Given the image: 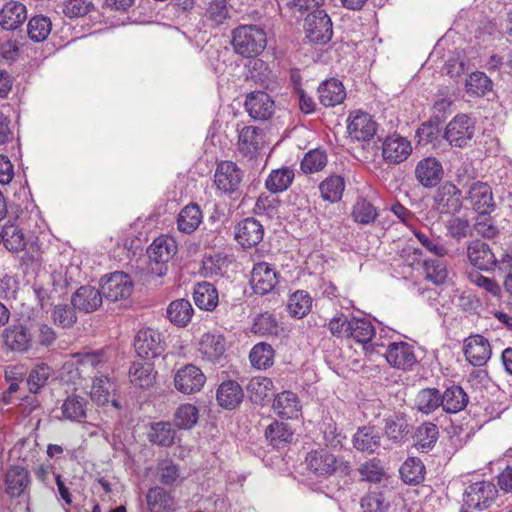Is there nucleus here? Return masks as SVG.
Here are the masks:
<instances>
[{
  "label": "nucleus",
  "instance_id": "nucleus-1",
  "mask_svg": "<svg viewBox=\"0 0 512 512\" xmlns=\"http://www.w3.org/2000/svg\"><path fill=\"white\" fill-rule=\"evenodd\" d=\"M305 465L309 474L322 479H328L337 473L346 475L350 471L348 462L338 458L325 448L308 452L305 457Z\"/></svg>",
  "mask_w": 512,
  "mask_h": 512
},
{
  "label": "nucleus",
  "instance_id": "nucleus-2",
  "mask_svg": "<svg viewBox=\"0 0 512 512\" xmlns=\"http://www.w3.org/2000/svg\"><path fill=\"white\" fill-rule=\"evenodd\" d=\"M232 45L243 57L257 56L267 45L266 33L257 25H240L233 31Z\"/></svg>",
  "mask_w": 512,
  "mask_h": 512
},
{
  "label": "nucleus",
  "instance_id": "nucleus-3",
  "mask_svg": "<svg viewBox=\"0 0 512 512\" xmlns=\"http://www.w3.org/2000/svg\"><path fill=\"white\" fill-rule=\"evenodd\" d=\"M497 496L494 484L488 481H480L469 485L463 495L462 512L468 510L482 511L490 507Z\"/></svg>",
  "mask_w": 512,
  "mask_h": 512
},
{
  "label": "nucleus",
  "instance_id": "nucleus-4",
  "mask_svg": "<svg viewBox=\"0 0 512 512\" xmlns=\"http://www.w3.org/2000/svg\"><path fill=\"white\" fill-rule=\"evenodd\" d=\"M474 135L475 121L466 114H458L447 124L443 138L453 147L465 148Z\"/></svg>",
  "mask_w": 512,
  "mask_h": 512
},
{
  "label": "nucleus",
  "instance_id": "nucleus-5",
  "mask_svg": "<svg viewBox=\"0 0 512 512\" xmlns=\"http://www.w3.org/2000/svg\"><path fill=\"white\" fill-rule=\"evenodd\" d=\"M307 39L314 44H326L333 36L332 21L325 10H313L305 18Z\"/></svg>",
  "mask_w": 512,
  "mask_h": 512
},
{
  "label": "nucleus",
  "instance_id": "nucleus-6",
  "mask_svg": "<svg viewBox=\"0 0 512 512\" xmlns=\"http://www.w3.org/2000/svg\"><path fill=\"white\" fill-rule=\"evenodd\" d=\"M134 348L139 357L153 359L164 352L165 340L158 330L143 328L135 336Z\"/></svg>",
  "mask_w": 512,
  "mask_h": 512
},
{
  "label": "nucleus",
  "instance_id": "nucleus-7",
  "mask_svg": "<svg viewBox=\"0 0 512 512\" xmlns=\"http://www.w3.org/2000/svg\"><path fill=\"white\" fill-rule=\"evenodd\" d=\"M177 246L175 240L167 237L160 236L156 238L147 249V254L150 264H155L157 267H151V270L162 276L167 272V263L175 255Z\"/></svg>",
  "mask_w": 512,
  "mask_h": 512
},
{
  "label": "nucleus",
  "instance_id": "nucleus-8",
  "mask_svg": "<svg viewBox=\"0 0 512 512\" xmlns=\"http://www.w3.org/2000/svg\"><path fill=\"white\" fill-rule=\"evenodd\" d=\"M243 171L232 161H222L217 165L214 183L221 192L234 195L240 190Z\"/></svg>",
  "mask_w": 512,
  "mask_h": 512
},
{
  "label": "nucleus",
  "instance_id": "nucleus-9",
  "mask_svg": "<svg viewBox=\"0 0 512 512\" xmlns=\"http://www.w3.org/2000/svg\"><path fill=\"white\" fill-rule=\"evenodd\" d=\"M411 153V142L397 133L387 135L382 141L381 154L384 162L388 165H397L404 162Z\"/></svg>",
  "mask_w": 512,
  "mask_h": 512
},
{
  "label": "nucleus",
  "instance_id": "nucleus-10",
  "mask_svg": "<svg viewBox=\"0 0 512 512\" xmlns=\"http://www.w3.org/2000/svg\"><path fill=\"white\" fill-rule=\"evenodd\" d=\"M103 297L111 302L127 299L133 291V282L124 272H114L101 285Z\"/></svg>",
  "mask_w": 512,
  "mask_h": 512
},
{
  "label": "nucleus",
  "instance_id": "nucleus-11",
  "mask_svg": "<svg viewBox=\"0 0 512 512\" xmlns=\"http://www.w3.org/2000/svg\"><path fill=\"white\" fill-rule=\"evenodd\" d=\"M463 352L466 360L475 367L484 366L492 356V347L483 335H470L464 339Z\"/></svg>",
  "mask_w": 512,
  "mask_h": 512
},
{
  "label": "nucleus",
  "instance_id": "nucleus-12",
  "mask_svg": "<svg viewBox=\"0 0 512 512\" xmlns=\"http://www.w3.org/2000/svg\"><path fill=\"white\" fill-rule=\"evenodd\" d=\"M433 201L441 214L456 213L462 208V192L454 183L446 181L437 188Z\"/></svg>",
  "mask_w": 512,
  "mask_h": 512
},
{
  "label": "nucleus",
  "instance_id": "nucleus-13",
  "mask_svg": "<svg viewBox=\"0 0 512 512\" xmlns=\"http://www.w3.org/2000/svg\"><path fill=\"white\" fill-rule=\"evenodd\" d=\"M206 382V376L200 368L187 364L177 370L174 376L175 388L183 394L199 392Z\"/></svg>",
  "mask_w": 512,
  "mask_h": 512
},
{
  "label": "nucleus",
  "instance_id": "nucleus-14",
  "mask_svg": "<svg viewBox=\"0 0 512 512\" xmlns=\"http://www.w3.org/2000/svg\"><path fill=\"white\" fill-rule=\"evenodd\" d=\"M2 338L5 348L14 353H27L33 345L32 334L22 323L12 324L5 328Z\"/></svg>",
  "mask_w": 512,
  "mask_h": 512
},
{
  "label": "nucleus",
  "instance_id": "nucleus-15",
  "mask_svg": "<svg viewBox=\"0 0 512 512\" xmlns=\"http://www.w3.org/2000/svg\"><path fill=\"white\" fill-rule=\"evenodd\" d=\"M414 175L418 183L424 188H434L443 179L444 169L437 158L429 156L421 159L416 164Z\"/></svg>",
  "mask_w": 512,
  "mask_h": 512
},
{
  "label": "nucleus",
  "instance_id": "nucleus-16",
  "mask_svg": "<svg viewBox=\"0 0 512 512\" xmlns=\"http://www.w3.org/2000/svg\"><path fill=\"white\" fill-rule=\"evenodd\" d=\"M387 362L394 368L408 370L416 364L414 347L407 342H390L384 353Z\"/></svg>",
  "mask_w": 512,
  "mask_h": 512
},
{
  "label": "nucleus",
  "instance_id": "nucleus-17",
  "mask_svg": "<svg viewBox=\"0 0 512 512\" xmlns=\"http://www.w3.org/2000/svg\"><path fill=\"white\" fill-rule=\"evenodd\" d=\"M245 109L254 120H267L275 112V103L272 97L263 91H254L247 95Z\"/></svg>",
  "mask_w": 512,
  "mask_h": 512
},
{
  "label": "nucleus",
  "instance_id": "nucleus-18",
  "mask_svg": "<svg viewBox=\"0 0 512 512\" xmlns=\"http://www.w3.org/2000/svg\"><path fill=\"white\" fill-rule=\"evenodd\" d=\"M347 130L351 138L369 141L376 133V123L368 113L357 110L349 115Z\"/></svg>",
  "mask_w": 512,
  "mask_h": 512
},
{
  "label": "nucleus",
  "instance_id": "nucleus-19",
  "mask_svg": "<svg viewBox=\"0 0 512 512\" xmlns=\"http://www.w3.org/2000/svg\"><path fill=\"white\" fill-rule=\"evenodd\" d=\"M278 283L275 269L267 262H259L253 266L251 286L259 295H266L273 291Z\"/></svg>",
  "mask_w": 512,
  "mask_h": 512
},
{
  "label": "nucleus",
  "instance_id": "nucleus-20",
  "mask_svg": "<svg viewBox=\"0 0 512 512\" xmlns=\"http://www.w3.org/2000/svg\"><path fill=\"white\" fill-rule=\"evenodd\" d=\"M264 145V131L256 126H245L238 134V151L247 158H254Z\"/></svg>",
  "mask_w": 512,
  "mask_h": 512
},
{
  "label": "nucleus",
  "instance_id": "nucleus-21",
  "mask_svg": "<svg viewBox=\"0 0 512 512\" xmlns=\"http://www.w3.org/2000/svg\"><path fill=\"white\" fill-rule=\"evenodd\" d=\"M467 257L471 265L484 271L494 270L498 263L489 245L481 240H474L468 244Z\"/></svg>",
  "mask_w": 512,
  "mask_h": 512
},
{
  "label": "nucleus",
  "instance_id": "nucleus-22",
  "mask_svg": "<svg viewBox=\"0 0 512 512\" xmlns=\"http://www.w3.org/2000/svg\"><path fill=\"white\" fill-rule=\"evenodd\" d=\"M116 389L115 381L109 376L104 374L94 375L90 397L97 405L103 406L111 402L115 408H119V402L113 398Z\"/></svg>",
  "mask_w": 512,
  "mask_h": 512
},
{
  "label": "nucleus",
  "instance_id": "nucleus-23",
  "mask_svg": "<svg viewBox=\"0 0 512 512\" xmlns=\"http://www.w3.org/2000/svg\"><path fill=\"white\" fill-rule=\"evenodd\" d=\"M263 236V226L255 218H246L235 227V239L245 248L257 245L262 241Z\"/></svg>",
  "mask_w": 512,
  "mask_h": 512
},
{
  "label": "nucleus",
  "instance_id": "nucleus-24",
  "mask_svg": "<svg viewBox=\"0 0 512 512\" xmlns=\"http://www.w3.org/2000/svg\"><path fill=\"white\" fill-rule=\"evenodd\" d=\"M467 199L479 214H487L494 207L491 187L482 181H475L470 185Z\"/></svg>",
  "mask_w": 512,
  "mask_h": 512
},
{
  "label": "nucleus",
  "instance_id": "nucleus-25",
  "mask_svg": "<svg viewBox=\"0 0 512 512\" xmlns=\"http://www.w3.org/2000/svg\"><path fill=\"white\" fill-rule=\"evenodd\" d=\"M102 290L89 285L81 286L71 297V303L75 309L90 313L97 310L103 300Z\"/></svg>",
  "mask_w": 512,
  "mask_h": 512
},
{
  "label": "nucleus",
  "instance_id": "nucleus-26",
  "mask_svg": "<svg viewBox=\"0 0 512 512\" xmlns=\"http://www.w3.org/2000/svg\"><path fill=\"white\" fill-rule=\"evenodd\" d=\"M226 350L225 338L221 334L204 333L198 343V352L209 362H217Z\"/></svg>",
  "mask_w": 512,
  "mask_h": 512
},
{
  "label": "nucleus",
  "instance_id": "nucleus-27",
  "mask_svg": "<svg viewBox=\"0 0 512 512\" xmlns=\"http://www.w3.org/2000/svg\"><path fill=\"white\" fill-rule=\"evenodd\" d=\"M272 407L279 417L286 419H297L302 411L301 402L297 394L292 391L277 394Z\"/></svg>",
  "mask_w": 512,
  "mask_h": 512
},
{
  "label": "nucleus",
  "instance_id": "nucleus-28",
  "mask_svg": "<svg viewBox=\"0 0 512 512\" xmlns=\"http://www.w3.org/2000/svg\"><path fill=\"white\" fill-rule=\"evenodd\" d=\"M27 19L26 6L19 1L6 2L0 10V26L5 30L19 28Z\"/></svg>",
  "mask_w": 512,
  "mask_h": 512
},
{
  "label": "nucleus",
  "instance_id": "nucleus-29",
  "mask_svg": "<svg viewBox=\"0 0 512 512\" xmlns=\"http://www.w3.org/2000/svg\"><path fill=\"white\" fill-rule=\"evenodd\" d=\"M30 484L29 472L20 466L9 468L5 474V492L10 497H20L24 494Z\"/></svg>",
  "mask_w": 512,
  "mask_h": 512
},
{
  "label": "nucleus",
  "instance_id": "nucleus-30",
  "mask_svg": "<svg viewBox=\"0 0 512 512\" xmlns=\"http://www.w3.org/2000/svg\"><path fill=\"white\" fill-rule=\"evenodd\" d=\"M77 366L74 370H69V374H71L68 381H72L74 385L80 386L81 380L84 378V374L93 371L94 369H98L104 362V355L101 352H92V353H84L78 354L77 356Z\"/></svg>",
  "mask_w": 512,
  "mask_h": 512
},
{
  "label": "nucleus",
  "instance_id": "nucleus-31",
  "mask_svg": "<svg viewBox=\"0 0 512 512\" xmlns=\"http://www.w3.org/2000/svg\"><path fill=\"white\" fill-rule=\"evenodd\" d=\"M381 442L380 432L373 426L359 427L353 436V447L361 452L374 453Z\"/></svg>",
  "mask_w": 512,
  "mask_h": 512
},
{
  "label": "nucleus",
  "instance_id": "nucleus-32",
  "mask_svg": "<svg viewBox=\"0 0 512 512\" xmlns=\"http://www.w3.org/2000/svg\"><path fill=\"white\" fill-rule=\"evenodd\" d=\"M216 397L221 407L234 409L242 402L244 394L238 382L227 380L219 385Z\"/></svg>",
  "mask_w": 512,
  "mask_h": 512
},
{
  "label": "nucleus",
  "instance_id": "nucleus-33",
  "mask_svg": "<svg viewBox=\"0 0 512 512\" xmlns=\"http://www.w3.org/2000/svg\"><path fill=\"white\" fill-rule=\"evenodd\" d=\"M319 100L326 107H334L346 98V91L341 81L329 79L318 88Z\"/></svg>",
  "mask_w": 512,
  "mask_h": 512
},
{
  "label": "nucleus",
  "instance_id": "nucleus-34",
  "mask_svg": "<svg viewBox=\"0 0 512 512\" xmlns=\"http://www.w3.org/2000/svg\"><path fill=\"white\" fill-rule=\"evenodd\" d=\"M469 397L461 386L452 385L441 395V407L446 413H458L468 404Z\"/></svg>",
  "mask_w": 512,
  "mask_h": 512
},
{
  "label": "nucleus",
  "instance_id": "nucleus-35",
  "mask_svg": "<svg viewBox=\"0 0 512 512\" xmlns=\"http://www.w3.org/2000/svg\"><path fill=\"white\" fill-rule=\"evenodd\" d=\"M203 221V213L196 203L183 207L177 217V228L185 234L193 233Z\"/></svg>",
  "mask_w": 512,
  "mask_h": 512
},
{
  "label": "nucleus",
  "instance_id": "nucleus-36",
  "mask_svg": "<svg viewBox=\"0 0 512 512\" xmlns=\"http://www.w3.org/2000/svg\"><path fill=\"white\" fill-rule=\"evenodd\" d=\"M295 178L294 170L290 167H281L272 170L265 180V188L271 194L286 191Z\"/></svg>",
  "mask_w": 512,
  "mask_h": 512
},
{
  "label": "nucleus",
  "instance_id": "nucleus-37",
  "mask_svg": "<svg viewBox=\"0 0 512 512\" xmlns=\"http://www.w3.org/2000/svg\"><path fill=\"white\" fill-rule=\"evenodd\" d=\"M1 243L11 253H19L27 245L23 230L13 221H8L2 226Z\"/></svg>",
  "mask_w": 512,
  "mask_h": 512
},
{
  "label": "nucleus",
  "instance_id": "nucleus-38",
  "mask_svg": "<svg viewBox=\"0 0 512 512\" xmlns=\"http://www.w3.org/2000/svg\"><path fill=\"white\" fill-rule=\"evenodd\" d=\"M413 234L422 247L430 254L438 258H444L448 255L449 249L441 236L433 234L430 230L419 229H413Z\"/></svg>",
  "mask_w": 512,
  "mask_h": 512
},
{
  "label": "nucleus",
  "instance_id": "nucleus-39",
  "mask_svg": "<svg viewBox=\"0 0 512 512\" xmlns=\"http://www.w3.org/2000/svg\"><path fill=\"white\" fill-rule=\"evenodd\" d=\"M87 400L78 395L68 396L62 403L60 410L62 418L72 422H83L86 418Z\"/></svg>",
  "mask_w": 512,
  "mask_h": 512
},
{
  "label": "nucleus",
  "instance_id": "nucleus-40",
  "mask_svg": "<svg viewBox=\"0 0 512 512\" xmlns=\"http://www.w3.org/2000/svg\"><path fill=\"white\" fill-rule=\"evenodd\" d=\"M275 350L269 343L259 342L249 352V361L252 367L266 370L274 364Z\"/></svg>",
  "mask_w": 512,
  "mask_h": 512
},
{
  "label": "nucleus",
  "instance_id": "nucleus-41",
  "mask_svg": "<svg viewBox=\"0 0 512 512\" xmlns=\"http://www.w3.org/2000/svg\"><path fill=\"white\" fill-rule=\"evenodd\" d=\"M265 437L274 448H281L291 442L293 431L289 424L274 420L266 427Z\"/></svg>",
  "mask_w": 512,
  "mask_h": 512
},
{
  "label": "nucleus",
  "instance_id": "nucleus-42",
  "mask_svg": "<svg viewBox=\"0 0 512 512\" xmlns=\"http://www.w3.org/2000/svg\"><path fill=\"white\" fill-rule=\"evenodd\" d=\"M196 306L206 311H212L218 304L217 289L208 282L198 283L193 292Z\"/></svg>",
  "mask_w": 512,
  "mask_h": 512
},
{
  "label": "nucleus",
  "instance_id": "nucleus-43",
  "mask_svg": "<svg viewBox=\"0 0 512 512\" xmlns=\"http://www.w3.org/2000/svg\"><path fill=\"white\" fill-rule=\"evenodd\" d=\"M176 431L170 422H157L151 425L148 439L152 444L170 447L175 443Z\"/></svg>",
  "mask_w": 512,
  "mask_h": 512
},
{
  "label": "nucleus",
  "instance_id": "nucleus-44",
  "mask_svg": "<svg viewBox=\"0 0 512 512\" xmlns=\"http://www.w3.org/2000/svg\"><path fill=\"white\" fill-rule=\"evenodd\" d=\"M147 505L151 512H168L174 506L173 496L164 488H150L146 495Z\"/></svg>",
  "mask_w": 512,
  "mask_h": 512
},
{
  "label": "nucleus",
  "instance_id": "nucleus-45",
  "mask_svg": "<svg viewBox=\"0 0 512 512\" xmlns=\"http://www.w3.org/2000/svg\"><path fill=\"white\" fill-rule=\"evenodd\" d=\"M439 438V429L432 422L422 423L416 430L414 439L417 449L422 452H428L437 443Z\"/></svg>",
  "mask_w": 512,
  "mask_h": 512
},
{
  "label": "nucleus",
  "instance_id": "nucleus-46",
  "mask_svg": "<svg viewBox=\"0 0 512 512\" xmlns=\"http://www.w3.org/2000/svg\"><path fill=\"white\" fill-rule=\"evenodd\" d=\"M193 308L186 299H178L171 302L167 308V317L179 327H184L191 320Z\"/></svg>",
  "mask_w": 512,
  "mask_h": 512
},
{
  "label": "nucleus",
  "instance_id": "nucleus-47",
  "mask_svg": "<svg viewBox=\"0 0 512 512\" xmlns=\"http://www.w3.org/2000/svg\"><path fill=\"white\" fill-rule=\"evenodd\" d=\"M321 196L324 200L335 203L341 200L345 181L342 176L332 175L323 180L319 186Z\"/></svg>",
  "mask_w": 512,
  "mask_h": 512
},
{
  "label": "nucleus",
  "instance_id": "nucleus-48",
  "mask_svg": "<svg viewBox=\"0 0 512 512\" xmlns=\"http://www.w3.org/2000/svg\"><path fill=\"white\" fill-rule=\"evenodd\" d=\"M349 325V338L358 343H368L375 335V327L368 319L352 317Z\"/></svg>",
  "mask_w": 512,
  "mask_h": 512
},
{
  "label": "nucleus",
  "instance_id": "nucleus-49",
  "mask_svg": "<svg viewBox=\"0 0 512 512\" xmlns=\"http://www.w3.org/2000/svg\"><path fill=\"white\" fill-rule=\"evenodd\" d=\"M425 278L435 285L443 284L448 277L447 263L443 258L426 259L423 262Z\"/></svg>",
  "mask_w": 512,
  "mask_h": 512
},
{
  "label": "nucleus",
  "instance_id": "nucleus-50",
  "mask_svg": "<svg viewBox=\"0 0 512 512\" xmlns=\"http://www.w3.org/2000/svg\"><path fill=\"white\" fill-rule=\"evenodd\" d=\"M415 406L418 411L430 414L441 406V395L436 388H425L418 392L415 398Z\"/></svg>",
  "mask_w": 512,
  "mask_h": 512
},
{
  "label": "nucleus",
  "instance_id": "nucleus-51",
  "mask_svg": "<svg viewBox=\"0 0 512 512\" xmlns=\"http://www.w3.org/2000/svg\"><path fill=\"white\" fill-rule=\"evenodd\" d=\"M385 433L393 441L399 442L409 433V423L402 413H395L386 419Z\"/></svg>",
  "mask_w": 512,
  "mask_h": 512
},
{
  "label": "nucleus",
  "instance_id": "nucleus-52",
  "mask_svg": "<svg viewBox=\"0 0 512 512\" xmlns=\"http://www.w3.org/2000/svg\"><path fill=\"white\" fill-rule=\"evenodd\" d=\"M246 389L252 402L261 403L271 394L273 382L267 377H253L247 384Z\"/></svg>",
  "mask_w": 512,
  "mask_h": 512
},
{
  "label": "nucleus",
  "instance_id": "nucleus-53",
  "mask_svg": "<svg viewBox=\"0 0 512 512\" xmlns=\"http://www.w3.org/2000/svg\"><path fill=\"white\" fill-rule=\"evenodd\" d=\"M52 29L50 18L37 15L32 17L27 25V33L29 38L34 42H43L47 39Z\"/></svg>",
  "mask_w": 512,
  "mask_h": 512
},
{
  "label": "nucleus",
  "instance_id": "nucleus-54",
  "mask_svg": "<svg viewBox=\"0 0 512 512\" xmlns=\"http://www.w3.org/2000/svg\"><path fill=\"white\" fill-rule=\"evenodd\" d=\"M402 480L407 484H418L424 479L425 467L420 459L409 457L400 468Z\"/></svg>",
  "mask_w": 512,
  "mask_h": 512
},
{
  "label": "nucleus",
  "instance_id": "nucleus-55",
  "mask_svg": "<svg viewBox=\"0 0 512 512\" xmlns=\"http://www.w3.org/2000/svg\"><path fill=\"white\" fill-rule=\"evenodd\" d=\"M228 265V257L222 253H216L203 260L202 270L205 277H223L227 273Z\"/></svg>",
  "mask_w": 512,
  "mask_h": 512
},
{
  "label": "nucleus",
  "instance_id": "nucleus-56",
  "mask_svg": "<svg viewBox=\"0 0 512 512\" xmlns=\"http://www.w3.org/2000/svg\"><path fill=\"white\" fill-rule=\"evenodd\" d=\"M312 306V298L305 291L294 292L288 301L289 314L294 317L301 319L306 316Z\"/></svg>",
  "mask_w": 512,
  "mask_h": 512
},
{
  "label": "nucleus",
  "instance_id": "nucleus-57",
  "mask_svg": "<svg viewBox=\"0 0 512 512\" xmlns=\"http://www.w3.org/2000/svg\"><path fill=\"white\" fill-rule=\"evenodd\" d=\"M251 330L259 336H277L280 327L274 315L265 312L254 318Z\"/></svg>",
  "mask_w": 512,
  "mask_h": 512
},
{
  "label": "nucleus",
  "instance_id": "nucleus-58",
  "mask_svg": "<svg viewBox=\"0 0 512 512\" xmlns=\"http://www.w3.org/2000/svg\"><path fill=\"white\" fill-rule=\"evenodd\" d=\"M52 375L53 369L49 365L45 363L36 365L27 378V385L30 392L38 393L40 389L47 384Z\"/></svg>",
  "mask_w": 512,
  "mask_h": 512
},
{
  "label": "nucleus",
  "instance_id": "nucleus-59",
  "mask_svg": "<svg viewBox=\"0 0 512 512\" xmlns=\"http://www.w3.org/2000/svg\"><path fill=\"white\" fill-rule=\"evenodd\" d=\"M129 373L131 383L140 388H148L155 381V373L151 364H133Z\"/></svg>",
  "mask_w": 512,
  "mask_h": 512
},
{
  "label": "nucleus",
  "instance_id": "nucleus-60",
  "mask_svg": "<svg viewBox=\"0 0 512 512\" xmlns=\"http://www.w3.org/2000/svg\"><path fill=\"white\" fill-rule=\"evenodd\" d=\"M447 235L459 241L472 234L470 221L464 216H452L445 222Z\"/></svg>",
  "mask_w": 512,
  "mask_h": 512
},
{
  "label": "nucleus",
  "instance_id": "nucleus-61",
  "mask_svg": "<svg viewBox=\"0 0 512 512\" xmlns=\"http://www.w3.org/2000/svg\"><path fill=\"white\" fill-rule=\"evenodd\" d=\"M466 92L474 96H483L492 89V82L483 72H473L465 82Z\"/></svg>",
  "mask_w": 512,
  "mask_h": 512
},
{
  "label": "nucleus",
  "instance_id": "nucleus-62",
  "mask_svg": "<svg viewBox=\"0 0 512 512\" xmlns=\"http://www.w3.org/2000/svg\"><path fill=\"white\" fill-rule=\"evenodd\" d=\"M229 15L230 7L227 0H212L206 7L204 18L212 25H220L229 18Z\"/></svg>",
  "mask_w": 512,
  "mask_h": 512
},
{
  "label": "nucleus",
  "instance_id": "nucleus-63",
  "mask_svg": "<svg viewBox=\"0 0 512 512\" xmlns=\"http://www.w3.org/2000/svg\"><path fill=\"white\" fill-rule=\"evenodd\" d=\"M351 215L356 223L368 225L376 220L378 212L369 201L366 199H359L353 206Z\"/></svg>",
  "mask_w": 512,
  "mask_h": 512
},
{
  "label": "nucleus",
  "instance_id": "nucleus-64",
  "mask_svg": "<svg viewBox=\"0 0 512 512\" xmlns=\"http://www.w3.org/2000/svg\"><path fill=\"white\" fill-rule=\"evenodd\" d=\"M198 421V409L192 404L180 405L174 414L175 425L179 429H191Z\"/></svg>",
  "mask_w": 512,
  "mask_h": 512
}]
</instances>
